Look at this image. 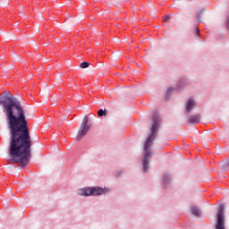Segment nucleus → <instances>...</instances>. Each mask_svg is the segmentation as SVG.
I'll use <instances>...</instances> for the list:
<instances>
[{
	"instance_id": "nucleus-1",
	"label": "nucleus",
	"mask_w": 229,
	"mask_h": 229,
	"mask_svg": "<svg viewBox=\"0 0 229 229\" xmlns=\"http://www.w3.org/2000/svg\"><path fill=\"white\" fill-rule=\"evenodd\" d=\"M0 103L3 105L9 131L8 156L13 164H21L24 167L31 158L33 146L24 109L10 91L5 92V96L0 98Z\"/></svg>"
},
{
	"instance_id": "nucleus-10",
	"label": "nucleus",
	"mask_w": 229,
	"mask_h": 229,
	"mask_svg": "<svg viewBox=\"0 0 229 229\" xmlns=\"http://www.w3.org/2000/svg\"><path fill=\"white\" fill-rule=\"evenodd\" d=\"M81 126H89V128H90L91 125L89 124V116H84Z\"/></svg>"
},
{
	"instance_id": "nucleus-13",
	"label": "nucleus",
	"mask_w": 229,
	"mask_h": 229,
	"mask_svg": "<svg viewBox=\"0 0 229 229\" xmlns=\"http://www.w3.org/2000/svg\"><path fill=\"white\" fill-rule=\"evenodd\" d=\"M226 28H228L229 30V16L227 17V20H226Z\"/></svg>"
},
{
	"instance_id": "nucleus-5",
	"label": "nucleus",
	"mask_w": 229,
	"mask_h": 229,
	"mask_svg": "<svg viewBox=\"0 0 229 229\" xmlns=\"http://www.w3.org/2000/svg\"><path fill=\"white\" fill-rule=\"evenodd\" d=\"M89 130L90 126L81 125L76 136V140H81V138L85 137Z\"/></svg>"
},
{
	"instance_id": "nucleus-7",
	"label": "nucleus",
	"mask_w": 229,
	"mask_h": 229,
	"mask_svg": "<svg viewBox=\"0 0 229 229\" xmlns=\"http://www.w3.org/2000/svg\"><path fill=\"white\" fill-rule=\"evenodd\" d=\"M191 214H193V216H196V217L201 216V211L199 210V208H198L197 206L191 207Z\"/></svg>"
},
{
	"instance_id": "nucleus-2",
	"label": "nucleus",
	"mask_w": 229,
	"mask_h": 229,
	"mask_svg": "<svg viewBox=\"0 0 229 229\" xmlns=\"http://www.w3.org/2000/svg\"><path fill=\"white\" fill-rule=\"evenodd\" d=\"M158 124H160V116H153V124L151 127V133L148 137L145 145H144V149L146 151L144 158H143V170L145 172L149 169V158H151V152H148V149H149V145L153 144V139H155V135H157V130H158Z\"/></svg>"
},
{
	"instance_id": "nucleus-3",
	"label": "nucleus",
	"mask_w": 229,
	"mask_h": 229,
	"mask_svg": "<svg viewBox=\"0 0 229 229\" xmlns=\"http://www.w3.org/2000/svg\"><path fill=\"white\" fill-rule=\"evenodd\" d=\"M106 192H110V189L101 187L82 188L79 190V196H101V194H106Z\"/></svg>"
},
{
	"instance_id": "nucleus-6",
	"label": "nucleus",
	"mask_w": 229,
	"mask_h": 229,
	"mask_svg": "<svg viewBox=\"0 0 229 229\" xmlns=\"http://www.w3.org/2000/svg\"><path fill=\"white\" fill-rule=\"evenodd\" d=\"M194 106H196V102L194 101V99L190 98L186 104V111L187 113L191 112Z\"/></svg>"
},
{
	"instance_id": "nucleus-11",
	"label": "nucleus",
	"mask_w": 229,
	"mask_h": 229,
	"mask_svg": "<svg viewBox=\"0 0 229 229\" xmlns=\"http://www.w3.org/2000/svg\"><path fill=\"white\" fill-rule=\"evenodd\" d=\"M89 64L88 62H83L80 64L81 69H87Z\"/></svg>"
},
{
	"instance_id": "nucleus-15",
	"label": "nucleus",
	"mask_w": 229,
	"mask_h": 229,
	"mask_svg": "<svg viewBox=\"0 0 229 229\" xmlns=\"http://www.w3.org/2000/svg\"><path fill=\"white\" fill-rule=\"evenodd\" d=\"M168 92H173V90L171 89H168Z\"/></svg>"
},
{
	"instance_id": "nucleus-12",
	"label": "nucleus",
	"mask_w": 229,
	"mask_h": 229,
	"mask_svg": "<svg viewBox=\"0 0 229 229\" xmlns=\"http://www.w3.org/2000/svg\"><path fill=\"white\" fill-rule=\"evenodd\" d=\"M171 20V15H166L165 17V21L167 22V21H170Z\"/></svg>"
},
{
	"instance_id": "nucleus-9",
	"label": "nucleus",
	"mask_w": 229,
	"mask_h": 229,
	"mask_svg": "<svg viewBox=\"0 0 229 229\" xmlns=\"http://www.w3.org/2000/svg\"><path fill=\"white\" fill-rule=\"evenodd\" d=\"M108 115V110L107 109H99L98 111V117H106Z\"/></svg>"
},
{
	"instance_id": "nucleus-14",
	"label": "nucleus",
	"mask_w": 229,
	"mask_h": 229,
	"mask_svg": "<svg viewBox=\"0 0 229 229\" xmlns=\"http://www.w3.org/2000/svg\"><path fill=\"white\" fill-rule=\"evenodd\" d=\"M200 17H201V15H200V14H199V15H198V19H200Z\"/></svg>"
},
{
	"instance_id": "nucleus-16",
	"label": "nucleus",
	"mask_w": 229,
	"mask_h": 229,
	"mask_svg": "<svg viewBox=\"0 0 229 229\" xmlns=\"http://www.w3.org/2000/svg\"><path fill=\"white\" fill-rule=\"evenodd\" d=\"M197 33H199V29H197Z\"/></svg>"
},
{
	"instance_id": "nucleus-8",
	"label": "nucleus",
	"mask_w": 229,
	"mask_h": 229,
	"mask_svg": "<svg viewBox=\"0 0 229 229\" xmlns=\"http://www.w3.org/2000/svg\"><path fill=\"white\" fill-rule=\"evenodd\" d=\"M189 123L198 124L199 123V115H191L188 119Z\"/></svg>"
},
{
	"instance_id": "nucleus-4",
	"label": "nucleus",
	"mask_w": 229,
	"mask_h": 229,
	"mask_svg": "<svg viewBox=\"0 0 229 229\" xmlns=\"http://www.w3.org/2000/svg\"><path fill=\"white\" fill-rule=\"evenodd\" d=\"M216 229H225V205L224 204L220 205L219 208H218Z\"/></svg>"
}]
</instances>
